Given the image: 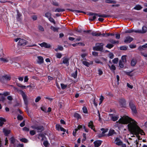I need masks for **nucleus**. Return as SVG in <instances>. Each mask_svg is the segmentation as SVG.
Here are the masks:
<instances>
[{
    "label": "nucleus",
    "instance_id": "obj_55",
    "mask_svg": "<svg viewBox=\"0 0 147 147\" xmlns=\"http://www.w3.org/2000/svg\"><path fill=\"white\" fill-rule=\"evenodd\" d=\"M30 135L32 136L36 134V132L34 130H32L30 131Z\"/></svg>",
    "mask_w": 147,
    "mask_h": 147
},
{
    "label": "nucleus",
    "instance_id": "obj_48",
    "mask_svg": "<svg viewBox=\"0 0 147 147\" xmlns=\"http://www.w3.org/2000/svg\"><path fill=\"white\" fill-rule=\"evenodd\" d=\"M119 65L120 67L121 68H122L124 67V65L122 63V62L121 60H119Z\"/></svg>",
    "mask_w": 147,
    "mask_h": 147
},
{
    "label": "nucleus",
    "instance_id": "obj_16",
    "mask_svg": "<svg viewBox=\"0 0 147 147\" xmlns=\"http://www.w3.org/2000/svg\"><path fill=\"white\" fill-rule=\"evenodd\" d=\"M27 41L25 40L20 39L19 40V44L21 46L27 44Z\"/></svg>",
    "mask_w": 147,
    "mask_h": 147
},
{
    "label": "nucleus",
    "instance_id": "obj_53",
    "mask_svg": "<svg viewBox=\"0 0 147 147\" xmlns=\"http://www.w3.org/2000/svg\"><path fill=\"white\" fill-rule=\"evenodd\" d=\"M1 96H0V101L3 102L5 99V98L3 95Z\"/></svg>",
    "mask_w": 147,
    "mask_h": 147
},
{
    "label": "nucleus",
    "instance_id": "obj_5",
    "mask_svg": "<svg viewBox=\"0 0 147 147\" xmlns=\"http://www.w3.org/2000/svg\"><path fill=\"white\" fill-rule=\"evenodd\" d=\"M115 142L118 146H121L122 147H126L125 144H123L121 140L118 138H115Z\"/></svg>",
    "mask_w": 147,
    "mask_h": 147
},
{
    "label": "nucleus",
    "instance_id": "obj_38",
    "mask_svg": "<svg viewBox=\"0 0 147 147\" xmlns=\"http://www.w3.org/2000/svg\"><path fill=\"white\" fill-rule=\"evenodd\" d=\"M77 76V71L76 70L75 71L74 73L72 74V76L74 78H76Z\"/></svg>",
    "mask_w": 147,
    "mask_h": 147
},
{
    "label": "nucleus",
    "instance_id": "obj_17",
    "mask_svg": "<svg viewBox=\"0 0 147 147\" xmlns=\"http://www.w3.org/2000/svg\"><path fill=\"white\" fill-rule=\"evenodd\" d=\"M10 59V57H7L6 58H3L2 57H0V61H3L4 63H7L9 62V59Z\"/></svg>",
    "mask_w": 147,
    "mask_h": 147
},
{
    "label": "nucleus",
    "instance_id": "obj_52",
    "mask_svg": "<svg viewBox=\"0 0 147 147\" xmlns=\"http://www.w3.org/2000/svg\"><path fill=\"white\" fill-rule=\"evenodd\" d=\"M100 17H103V18H107L111 17V16L110 15H106L105 14H101L100 16Z\"/></svg>",
    "mask_w": 147,
    "mask_h": 147
},
{
    "label": "nucleus",
    "instance_id": "obj_62",
    "mask_svg": "<svg viewBox=\"0 0 147 147\" xmlns=\"http://www.w3.org/2000/svg\"><path fill=\"white\" fill-rule=\"evenodd\" d=\"M98 74L99 75H102L103 74V72L102 70L100 69H99L98 70Z\"/></svg>",
    "mask_w": 147,
    "mask_h": 147
},
{
    "label": "nucleus",
    "instance_id": "obj_8",
    "mask_svg": "<svg viewBox=\"0 0 147 147\" xmlns=\"http://www.w3.org/2000/svg\"><path fill=\"white\" fill-rule=\"evenodd\" d=\"M109 116L112 120L114 121H117L119 117L118 115L113 114H110Z\"/></svg>",
    "mask_w": 147,
    "mask_h": 147
},
{
    "label": "nucleus",
    "instance_id": "obj_49",
    "mask_svg": "<svg viewBox=\"0 0 147 147\" xmlns=\"http://www.w3.org/2000/svg\"><path fill=\"white\" fill-rule=\"evenodd\" d=\"M43 145L46 147H47L48 146L49 143L47 141H45L43 143Z\"/></svg>",
    "mask_w": 147,
    "mask_h": 147
},
{
    "label": "nucleus",
    "instance_id": "obj_25",
    "mask_svg": "<svg viewBox=\"0 0 147 147\" xmlns=\"http://www.w3.org/2000/svg\"><path fill=\"white\" fill-rule=\"evenodd\" d=\"M109 66L110 69L113 71V72L115 73L114 71L116 69V67L114 65H112L111 66H110L109 65H108Z\"/></svg>",
    "mask_w": 147,
    "mask_h": 147
},
{
    "label": "nucleus",
    "instance_id": "obj_58",
    "mask_svg": "<svg viewBox=\"0 0 147 147\" xmlns=\"http://www.w3.org/2000/svg\"><path fill=\"white\" fill-rule=\"evenodd\" d=\"M41 99V97L38 96L37 97L35 101L36 102H38Z\"/></svg>",
    "mask_w": 147,
    "mask_h": 147
},
{
    "label": "nucleus",
    "instance_id": "obj_10",
    "mask_svg": "<svg viewBox=\"0 0 147 147\" xmlns=\"http://www.w3.org/2000/svg\"><path fill=\"white\" fill-rule=\"evenodd\" d=\"M9 140L10 141L11 143L13 144V147H16L18 141L16 140L13 137H11Z\"/></svg>",
    "mask_w": 147,
    "mask_h": 147
},
{
    "label": "nucleus",
    "instance_id": "obj_61",
    "mask_svg": "<svg viewBox=\"0 0 147 147\" xmlns=\"http://www.w3.org/2000/svg\"><path fill=\"white\" fill-rule=\"evenodd\" d=\"M114 55L112 53H110L109 54V58L112 59L114 57Z\"/></svg>",
    "mask_w": 147,
    "mask_h": 147
},
{
    "label": "nucleus",
    "instance_id": "obj_45",
    "mask_svg": "<svg viewBox=\"0 0 147 147\" xmlns=\"http://www.w3.org/2000/svg\"><path fill=\"white\" fill-rule=\"evenodd\" d=\"M49 20L51 22L53 23L54 24H55V22L54 20V19H53V18L50 17L49 18Z\"/></svg>",
    "mask_w": 147,
    "mask_h": 147
},
{
    "label": "nucleus",
    "instance_id": "obj_33",
    "mask_svg": "<svg viewBox=\"0 0 147 147\" xmlns=\"http://www.w3.org/2000/svg\"><path fill=\"white\" fill-rule=\"evenodd\" d=\"M121 61L123 63H125L127 61L126 59L125 56H123L121 57Z\"/></svg>",
    "mask_w": 147,
    "mask_h": 147
},
{
    "label": "nucleus",
    "instance_id": "obj_21",
    "mask_svg": "<svg viewBox=\"0 0 147 147\" xmlns=\"http://www.w3.org/2000/svg\"><path fill=\"white\" fill-rule=\"evenodd\" d=\"M93 122L90 121V122L88 123V127L91 128L92 129L94 130V126L93 124Z\"/></svg>",
    "mask_w": 147,
    "mask_h": 147
},
{
    "label": "nucleus",
    "instance_id": "obj_28",
    "mask_svg": "<svg viewBox=\"0 0 147 147\" xmlns=\"http://www.w3.org/2000/svg\"><path fill=\"white\" fill-rule=\"evenodd\" d=\"M109 41L111 43L114 44H118L119 43V41H116V40L113 39L109 40Z\"/></svg>",
    "mask_w": 147,
    "mask_h": 147
},
{
    "label": "nucleus",
    "instance_id": "obj_44",
    "mask_svg": "<svg viewBox=\"0 0 147 147\" xmlns=\"http://www.w3.org/2000/svg\"><path fill=\"white\" fill-rule=\"evenodd\" d=\"M17 85L18 86L21 88L23 89H24L26 88V86H25L22 85V84H17Z\"/></svg>",
    "mask_w": 147,
    "mask_h": 147
},
{
    "label": "nucleus",
    "instance_id": "obj_30",
    "mask_svg": "<svg viewBox=\"0 0 147 147\" xmlns=\"http://www.w3.org/2000/svg\"><path fill=\"white\" fill-rule=\"evenodd\" d=\"M50 28L54 32H58V30L59 29V28H55L53 26H51V27Z\"/></svg>",
    "mask_w": 147,
    "mask_h": 147
},
{
    "label": "nucleus",
    "instance_id": "obj_20",
    "mask_svg": "<svg viewBox=\"0 0 147 147\" xmlns=\"http://www.w3.org/2000/svg\"><path fill=\"white\" fill-rule=\"evenodd\" d=\"M147 47V43L145 44V45L142 46H140L138 48V50L140 51H142L146 49Z\"/></svg>",
    "mask_w": 147,
    "mask_h": 147
},
{
    "label": "nucleus",
    "instance_id": "obj_41",
    "mask_svg": "<svg viewBox=\"0 0 147 147\" xmlns=\"http://www.w3.org/2000/svg\"><path fill=\"white\" fill-rule=\"evenodd\" d=\"M45 16L46 17L49 18L51 17V14L49 12H47L45 13Z\"/></svg>",
    "mask_w": 147,
    "mask_h": 147
},
{
    "label": "nucleus",
    "instance_id": "obj_3",
    "mask_svg": "<svg viewBox=\"0 0 147 147\" xmlns=\"http://www.w3.org/2000/svg\"><path fill=\"white\" fill-rule=\"evenodd\" d=\"M31 127L33 129H35L37 132H41L44 130V127L42 125H35L31 126Z\"/></svg>",
    "mask_w": 147,
    "mask_h": 147
},
{
    "label": "nucleus",
    "instance_id": "obj_42",
    "mask_svg": "<svg viewBox=\"0 0 147 147\" xmlns=\"http://www.w3.org/2000/svg\"><path fill=\"white\" fill-rule=\"evenodd\" d=\"M10 59H9V60L11 61V63L12 64L13 62L16 61V58H10Z\"/></svg>",
    "mask_w": 147,
    "mask_h": 147
},
{
    "label": "nucleus",
    "instance_id": "obj_59",
    "mask_svg": "<svg viewBox=\"0 0 147 147\" xmlns=\"http://www.w3.org/2000/svg\"><path fill=\"white\" fill-rule=\"evenodd\" d=\"M52 4L54 5L57 6H59V4L57 2L53 1L52 2Z\"/></svg>",
    "mask_w": 147,
    "mask_h": 147
},
{
    "label": "nucleus",
    "instance_id": "obj_32",
    "mask_svg": "<svg viewBox=\"0 0 147 147\" xmlns=\"http://www.w3.org/2000/svg\"><path fill=\"white\" fill-rule=\"evenodd\" d=\"M89 15H95L96 16H98L99 17H100V16L101 15V14H100L97 13H94L92 12H90L89 13Z\"/></svg>",
    "mask_w": 147,
    "mask_h": 147
},
{
    "label": "nucleus",
    "instance_id": "obj_56",
    "mask_svg": "<svg viewBox=\"0 0 147 147\" xmlns=\"http://www.w3.org/2000/svg\"><path fill=\"white\" fill-rule=\"evenodd\" d=\"M57 57L58 58H60L62 57V54L60 53H57L56 54Z\"/></svg>",
    "mask_w": 147,
    "mask_h": 147
},
{
    "label": "nucleus",
    "instance_id": "obj_57",
    "mask_svg": "<svg viewBox=\"0 0 147 147\" xmlns=\"http://www.w3.org/2000/svg\"><path fill=\"white\" fill-rule=\"evenodd\" d=\"M68 10L71 11H72L73 12H74V11H76L78 13H84V12L83 11H80V10H73L70 9H69Z\"/></svg>",
    "mask_w": 147,
    "mask_h": 147
},
{
    "label": "nucleus",
    "instance_id": "obj_12",
    "mask_svg": "<svg viewBox=\"0 0 147 147\" xmlns=\"http://www.w3.org/2000/svg\"><path fill=\"white\" fill-rule=\"evenodd\" d=\"M134 40L133 38L130 36H128L126 37L125 40L124 42L125 43H129Z\"/></svg>",
    "mask_w": 147,
    "mask_h": 147
},
{
    "label": "nucleus",
    "instance_id": "obj_35",
    "mask_svg": "<svg viewBox=\"0 0 147 147\" xmlns=\"http://www.w3.org/2000/svg\"><path fill=\"white\" fill-rule=\"evenodd\" d=\"M21 15L20 13L18 12L17 17V20L18 21H20L21 20L20 17Z\"/></svg>",
    "mask_w": 147,
    "mask_h": 147
},
{
    "label": "nucleus",
    "instance_id": "obj_6",
    "mask_svg": "<svg viewBox=\"0 0 147 147\" xmlns=\"http://www.w3.org/2000/svg\"><path fill=\"white\" fill-rule=\"evenodd\" d=\"M130 108L131 109L133 113L136 114L137 112L135 106L132 102H130L129 104Z\"/></svg>",
    "mask_w": 147,
    "mask_h": 147
},
{
    "label": "nucleus",
    "instance_id": "obj_50",
    "mask_svg": "<svg viewBox=\"0 0 147 147\" xmlns=\"http://www.w3.org/2000/svg\"><path fill=\"white\" fill-rule=\"evenodd\" d=\"M82 109L83 112L85 113H88V111L87 108L86 107H84Z\"/></svg>",
    "mask_w": 147,
    "mask_h": 147
},
{
    "label": "nucleus",
    "instance_id": "obj_4",
    "mask_svg": "<svg viewBox=\"0 0 147 147\" xmlns=\"http://www.w3.org/2000/svg\"><path fill=\"white\" fill-rule=\"evenodd\" d=\"M11 77L9 75H6L2 77L0 80L2 82H4L5 81H9L11 80Z\"/></svg>",
    "mask_w": 147,
    "mask_h": 147
},
{
    "label": "nucleus",
    "instance_id": "obj_43",
    "mask_svg": "<svg viewBox=\"0 0 147 147\" xmlns=\"http://www.w3.org/2000/svg\"><path fill=\"white\" fill-rule=\"evenodd\" d=\"M114 46L112 44H108L106 46V47L109 49H111Z\"/></svg>",
    "mask_w": 147,
    "mask_h": 147
},
{
    "label": "nucleus",
    "instance_id": "obj_9",
    "mask_svg": "<svg viewBox=\"0 0 147 147\" xmlns=\"http://www.w3.org/2000/svg\"><path fill=\"white\" fill-rule=\"evenodd\" d=\"M69 58L68 57H64L62 58V63L61 64L63 63L66 64L67 66H68L69 64Z\"/></svg>",
    "mask_w": 147,
    "mask_h": 147
},
{
    "label": "nucleus",
    "instance_id": "obj_13",
    "mask_svg": "<svg viewBox=\"0 0 147 147\" xmlns=\"http://www.w3.org/2000/svg\"><path fill=\"white\" fill-rule=\"evenodd\" d=\"M38 44L42 47H45L46 48H49L51 47V45L49 44H48L47 43L43 42L41 44Z\"/></svg>",
    "mask_w": 147,
    "mask_h": 147
},
{
    "label": "nucleus",
    "instance_id": "obj_46",
    "mask_svg": "<svg viewBox=\"0 0 147 147\" xmlns=\"http://www.w3.org/2000/svg\"><path fill=\"white\" fill-rule=\"evenodd\" d=\"M61 88L63 90L65 89L67 87V85H66L64 84H61Z\"/></svg>",
    "mask_w": 147,
    "mask_h": 147
},
{
    "label": "nucleus",
    "instance_id": "obj_40",
    "mask_svg": "<svg viewBox=\"0 0 147 147\" xmlns=\"http://www.w3.org/2000/svg\"><path fill=\"white\" fill-rule=\"evenodd\" d=\"M74 116L75 117L77 118L78 119H79L81 117L77 113L74 114Z\"/></svg>",
    "mask_w": 147,
    "mask_h": 147
},
{
    "label": "nucleus",
    "instance_id": "obj_18",
    "mask_svg": "<svg viewBox=\"0 0 147 147\" xmlns=\"http://www.w3.org/2000/svg\"><path fill=\"white\" fill-rule=\"evenodd\" d=\"M102 141L100 140H98L94 142V147H98L101 144Z\"/></svg>",
    "mask_w": 147,
    "mask_h": 147
},
{
    "label": "nucleus",
    "instance_id": "obj_22",
    "mask_svg": "<svg viewBox=\"0 0 147 147\" xmlns=\"http://www.w3.org/2000/svg\"><path fill=\"white\" fill-rule=\"evenodd\" d=\"M91 34L93 36H98L101 35V33L100 32L98 33L97 32L93 31L91 33Z\"/></svg>",
    "mask_w": 147,
    "mask_h": 147
},
{
    "label": "nucleus",
    "instance_id": "obj_15",
    "mask_svg": "<svg viewBox=\"0 0 147 147\" xmlns=\"http://www.w3.org/2000/svg\"><path fill=\"white\" fill-rule=\"evenodd\" d=\"M82 63L86 66L89 67L90 65H92L93 63L92 61H90L89 63L85 61H82Z\"/></svg>",
    "mask_w": 147,
    "mask_h": 147
},
{
    "label": "nucleus",
    "instance_id": "obj_51",
    "mask_svg": "<svg viewBox=\"0 0 147 147\" xmlns=\"http://www.w3.org/2000/svg\"><path fill=\"white\" fill-rule=\"evenodd\" d=\"M38 28L39 30L40 31H44V29L41 26L39 25L38 26Z\"/></svg>",
    "mask_w": 147,
    "mask_h": 147
},
{
    "label": "nucleus",
    "instance_id": "obj_39",
    "mask_svg": "<svg viewBox=\"0 0 147 147\" xmlns=\"http://www.w3.org/2000/svg\"><path fill=\"white\" fill-rule=\"evenodd\" d=\"M20 140L21 141L24 142V143H27L28 141V140L25 138H22L20 139Z\"/></svg>",
    "mask_w": 147,
    "mask_h": 147
},
{
    "label": "nucleus",
    "instance_id": "obj_64",
    "mask_svg": "<svg viewBox=\"0 0 147 147\" xmlns=\"http://www.w3.org/2000/svg\"><path fill=\"white\" fill-rule=\"evenodd\" d=\"M129 47L133 49L135 48L136 47V45H130Z\"/></svg>",
    "mask_w": 147,
    "mask_h": 147
},
{
    "label": "nucleus",
    "instance_id": "obj_60",
    "mask_svg": "<svg viewBox=\"0 0 147 147\" xmlns=\"http://www.w3.org/2000/svg\"><path fill=\"white\" fill-rule=\"evenodd\" d=\"M13 65L15 67H19L20 66V65L18 63L16 62H15L13 63Z\"/></svg>",
    "mask_w": 147,
    "mask_h": 147
},
{
    "label": "nucleus",
    "instance_id": "obj_36",
    "mask_svg": "<svg viewBox=\"0 0 147 147\" xmlns=\"http://www.w3.org/2000/svg\"><path fill=\"white\" fill-rule=\"evenodd\" d=\"M10 94L9 92H4L3 94L0 93V95H4L5 96H6L9 95Z\"/></svg>",
    "mask_w": 147,
    "mask_h": 147
},
{
    "label": "nucleus",
    "instance_id": "obj_29",
    "mask_svg": "<svg viewBox=\"0 0 147 147\" xmlns=\"http://www.w3.org/2000/svg\"><path fill=\"white\" fill-rule=\"evenodd\" d=\"M137 62V61L136 59H133L131 62V65L132 66H135Z\"/></svg>",
    "mask_w": 147,
    "mask_h": 147
},
{
    "label": "nucleus",
    "instance_id": "obj_1",
    "mask_svg": "<svg viewBox=\"0 0 147 147\" xmlns=\"http://www.w3.org/2000/svg\"><path fill=\"white\" fill-rule=\"evenodd\" d=\"M117 125L118 126V123L127 125L129 131L131 133L136 135L140 134L142 135L144 134L143 130L141 129L137 125V123L135 121L127 116H124L120 118L118 121L116 122Z\"/></svg>",
    "mask_w": 147,
    "mask_h": 147
},
{
    "label": "nucleus",
    "instance_id": "obj_31",
    "mask_svg": "<svg viewBox=\"0 0 147 147\" xmlns=\"http://www.w3.org/2000/svg\"><path fill=\"white\" fill-rule=\"evenodd\" d=\"M65 11V10L64 9H61L60 8H58L56 9L55 10V12H63Z\"/></svg>",
    "mask_w": 147,
    "mask_h": 147
},
{
    "label": "nucleus",
    "instance_id": "obj_47",
    "mask_svg": "<svg viewBox=\"0 0 147 147\" xmlns=\"http://www.w3.org/2000/svg\"><path fill=\"white\" fill-rule=\"evenodd\" d=\"M127 48V47L126 46H121L120 47V49L121 50H126Z\"/></svg>",
    "mask_w": 147,
    "mask_h": 147
},
{
    "label": "nucleus",
    "instance_id": "obj_19",
    "mask_svg": "<svg viewBox=\"0 0 147 147\" xmlns=\"http://www.w3.org/2000/svg\"><path fill=\"white\" fill-rule=\"evenodd\" d=\"M116 134V133L114 130L110 129L109 131V134H108V136H113L114 134Z\"/></svg>",
    "mask_w": 147,
    "mask_h": 147
},
{
    "label": "nucleus",
    "instance_id": "obj_26",
    "mask_svg": "<svg viewBox=\"0 0 147 147\" xmlns=\"http://www.w3.org/2000/svg\"><path fill=\"white\" fill-rule=\"evenodd\" d=\"M105 2L106 3L113 4H115L117 2L116 1L112 0H106Z\"/></svg>",
    "mask_w": 147,
    "mask_h": 147
},
{
    "label": "nucleus",
    "instance_id": "obj_14",
    "mask_svg": "<svg viewBox=\"0 0 147 147\" xmlns=\"http://www.w3.org/2000/svg\"><path fill=\"white\" fill-rule=\"evenodd\" d=\"M147 31V28L145 26H144L142 28V30H137V32L139 33H146Z\"/></svg>",
    "mask_w": 147,
    "mask_h": 147
},
{
    "label": "nucleus",
    "instance_id": "obj_2",
    "mask_svg": "<svg viewBox=\"0 0 147 147\" xmlns=\"http://www.w3.org/2000/svg\"><path fill=\"white\" fill-rule=\"evenodd\" d=\"M103 45L102 43H96L95 46L93 47V49L96 51H102L103 49Z\"/></svg>",
    "mask_w": 147,
    "mask_h": 147
},
{
    "label": "nucleus",
    "instance_id": "obj_34",
    "mask_svg": "<svg viewBox=\"0 0 147 147\" xmlns=\"http://www.w3.org/2000/svg\"><path fill=\"white\" fill-rule=\"evenodd\" d=\"M142 8V7L140 5H137L134 7V9L137 10H139Z\"/></svg>",
    "mask_w": 147,
    "mask_h": 147
},
{
    "label": "nucleus",
    "instance_id": "obj_11",
    "mask_svg": "<svg viewBox=\"0 0 147 147\" xmlns=\"http://www.w3.org/2000/svg\"><path fill=\"white\" fill-rule=\"evenodd\" d=\"M119 102L121 106L123 107L125 105L126 101L125 99L121 98L119 99Z\"/></svg>",
    "mask_w": 147,
    "mask_h": 147
},
{
    "label": "nucleus",
    "instance_id": "obj_24",
    "mask_svg": "<svg viewBox=\"0 0 147 147\" xmlns=\"http://www.w3.org/2000/svg\"><path fill=\"white\" fill-rule=\"evenodd\" d=\"M3 132L5 136H7L10 133V130L7 129H3Z\"/></svg>",
    "mask_w": 147,
    "mask_h": 147
},
{
    "label": "nucleus",
    "instance_id": "obj_27",
    "mask_svg": "<svg viewBox=\"0 0 147 147\" xmlns=\"http://www.w3.org/2000/svg\"><path fill=\"white\" fill-rule=\"evenodd\" d=\"M133 32H135L136 33H137L138 32L137 31V30H127L125 31V33H131Z\"/></svg>",
    "mask_w": 147,
    "mask_h": 147
},
{
    "label": "nucleus",
    "instance_id": "obj_7",
    "mask_svg": "<svg viewBox=\"0 0 147 147\" xmlns=\"http://www.w3.org/2000/svg\"><path fill=\"white\" fill-rule=\"evenodd\" d=\"M21 94L24 100L25 104L26 106H27L28 105V101L27 98V96L22 91H21Z\"/></svg>",
    "mask_w": 147,
    "mask_h": 147
},
{
    "label": "nucleus",
    "instance_id": "obj_63",
    "mask_svg": "<svg viewBox=\"0 0 147 147\" xmlns=\"http://www.w3.org/2000/svg\"><path fill=\"white\" fill-rule=\"evenodd\" d=\"M25 121H24L23 122H22V123H21L20 124V126L21 127H23V126H24L25 125Z\"/></svg>",
    "mask_w": 147,
    "mask_h": 147
},
{
    "label": "nucleus",
    "instance_id": "obj_37",
    "mask_svg": "<svg viewBox=\"0 0 147 147\" xmlns=\"http://www.w3.org/2000/svg\"><path fill=\"white\" fill-rule=\"evenodd\" d=\"M119 59L118 58H116L114 59L112 61L113 62L114 64H117L118 61Z\"/></svg>",
    "mask_w": 147,
    "mask_h": 147
},
{
    "label": "nucleus",
    "instance_id": "obj_54",
    "mask_svg": "<svg viewBox=\"0 0 147 147\" xmlns=\"http://www.w3.org/2000/svg\"><path fill=\"white\" fill-rule=\"evenodd\" d=\"M23 118V117L20 115H18L17 117V119L18 120H22Z\"/></svg>",
    "mask_w": 147,
    "mask_h": 147
},
{
    "label": "nucleus",
    "instance_id": "obj_23",
    "mask_svg": "<svg viewBox=\"0 0 147 147\" xmlns=\"http://www.w3.org/2000/svg\"><path fill=\"white\" fill-rule=\"evenodd\" d=\"M38 59V60L37 62L40 64H41L43 62V59L42 57L41 56H38L37 57Z\"/></svg>",
    "mask_w": 147,
    "mask_h": 147
}]
</instances>
